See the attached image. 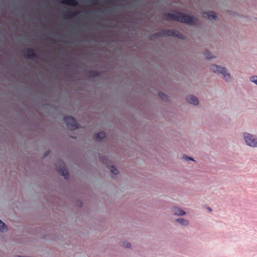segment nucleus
Returning a JSON list of instances; mask_svg holds the SVG:
<instances>
[{
  "label": "nucleus",
  "instance_id": "obj_7",
  "mask_svg": "<svg viewBox=\"0 0 257 257\" xmlns=\"http://www.w3.org/2000/svg\"><path fill=\"white\" fill-rule=\"evenodd\" d=\"M65 121L68 127L74 126L75 124V120L71 116H68L65 118Z\"/></svg>",
  "mask_w": 257,
  "mask_h": 257
},
{
  "label": "nucleus",
  "instance_id": "obj_12",
  "mask_svg": "<svg viewBox=\"0 0 257 257\" xmlns=\"http://www.w3.org/2000/svg\"><path fill=\"white\" fill-rule=\"evenodd\" d=\"M105 137V134L102 132H100L97 134L95 136V138L97 141H99Z\"/></svg>",
  "mask_w": 257,
  "mask_h": 257
},
{
  "label": "nucleus",
  "instance_id": "obj_3",
  "mask_svg": "<svg viewBox=\"0 0 257 257\" xmlns=\"http://www.w3.org/2000/svg\"><path fill=\"white\" fill-rule=\"evenodd\" d=\"M176 20L178 21L185 23H188V24H192L193 23V20L192 18L187 16L185 15H184L183 14H179L178 16L176 17Z\"/></svg>",
  "mask_w": 257,
  "mask_h": 257
},
{
  "label": "nucleus",
  "instance_id": "obj_10",
  "mask_svg": "<svg viewBox=\"0 0 257 257\" xmlns=\"http://www.w3.org/2000/svg\"><path fill=\"white\" fill-rule=\"evenodd\" d=\"M59 173L61 175L64 176L65 178H67L68 177V173L67 170L65 169H60L59 170Z\"/></svg>",
  "mask_w": 257,
  "mask_h": 257
},
{
  "label": "nucleus",
  "instance_id": "obj_4",
  "mask_svg": "<svg viewBox=\"0 0 257 257\" xmlns=\"http://www.w3.org/2000/svg\"><path fill=\"white\" fill-rule=\"evenodd\" d=\"M173 213L176 216H183L186 214V212L181 208L176 206L173 208Z\"/></svg>",
  "mask_w": 257,
  "mask_h": 257
},
{
  "label": "nucleus",
  "instance_id": "obj_6",
  "mask_svg": "<svg viewBox=\"0 0 257 257\" xmlns=\"http://www.w3.org/2000/svg\"><path fill=\"white\" fill-rule=\"evenodd\" d=\"M203 17L208 20H213L216 18V15L215 13L213 12H209L203 13Z\"/></svg>",
  "mask_w": 257,
  "mask_h": 257
},
{
  "label": "nucleus",
  "instance_id": "obj_9",
  "mask_svg": "<svg viewBox=\"0 0 257 257\" xmlns=\"http://www.w3.org/2000/svg\"><path fill=\"white\" fill-rule=\"evenodd\" d=\"M7 230V227L5 223L0 220V231L4 232Z\"/></svg>",
  "mask_w": 257,
  "mask_h": 257
},
{
  "label": "nucleus",
  "instance_id": "obj_1",
  "mask_svg": "<svg viewBox=\"0 0 257 257\" xmlns=\"http://www.w3.org/2000/svg\"><path fill=\"white\" fill-rule=\"evenodd\" d=\"M210 70L217 75H221L223 80L227 83H230L232 80V77L229 71L225 67L212 64L210 66Z\"/></svg>",
  "mask_w": 257,
  "mask_h": 257
},
{
  "label": "nucleus",
  "instance_id": "obj_8",
  "mask_svg": "<svg viewBox=\"0 0 257 257\" xmlns=\"http://www.w3.org/2000/svg\"><path fill=\"white\" fill-rule=\"evenodd\" d=\"M187 101L191 104L197 105L199 103L197 98L194 96H190L187 98Z\"/></svg>",
  "mask_w": 257,
  "mask_h": 257
},
{
  "label": "nucleus",
  "instance_id": "obj_14",
  "mask_svg": "<svg viewBox=\"0 0 257 257\" xmlns=\"http://www.w3.org/2000/svg\"><path fill=\"white\" fill-rule=\"evenodd\" d=\"M122 246L125 248H130L131 245L130 242H123Z\"/></svg>",
  "mask_w": 257,
  "mask_h": 257
},
{
  "label": "nucleus",
  "instance_id": "obj_11",
  "mask_svg": "<svg viewBox=\"0 0 257 257\" xmlns=\"http://www.w3.org/2000/svg\"><path fill=\"white\" fill-rule=\"evenodd\" d=\"M249 81L250 82L253 83L254 85L257 86V76L252 75L249 77Z\"/></svg>",
  "mask_w": 257,
  "mask_h": 257
},
{
  "label": "nucleus",
  "instance_id": "obj_2",
  "mask_svg": "<svg viewBox=\"0 0 257 257\" xmlns=\"http://www.w3.org/2000/svg\"><path fill=\"white\" fill-rule=\"evenodd\" d=\"M243 141L247 146L257 149V136L247 132L242 133Z\"/></svg>",
  "mask_w": 257,
  "mask_h": 257
},
{
  "label": "nucleus",
  "instance_id": "obj_13",
  "mask_svg": "<svg viewBox=\"0 0 257 257\" xmlns=\"http://www.w3.org/2000/svg\"><path fill=\"white\" fill-rule=\"evenodd\" d=\"M111 172H112V174H113L114 175H116L118 173V171H117V170L115 168H114L113 166L111 167Z\"/></svg>",
  "mask_w": 257,
  "mask_h": 257
},
{
  "label": "nucleus",
  "instance_id": "obj_16",
  "mask_svg": "<svg viewBox=\"0 0 257 257\" xmlns=\"http://www.w3.org/2000/svg\"><path fill=\"white\" fill-rule=\"evenodd\" d=\"M209 210L211 211H212V209L211 208L209 209Z\"/></svg>",
  "mask_w": 257,
  "mask_h": 257
},
{
  "label": "nucleus",
  "instance_id": "obj_5",
  "mask_svg": "<svg viewBox=\"0 0 257 257\" xmlns=\"http://www.w3.org/2000/svg\"><path fill=\"white\" fill-rule=\"evenodd\" d=\"M176 221L183 226H187L190 224L189 221L184 218H178L176 219Z\"/></svg>",
  "mask_w": 257,
  "mask_h": 257
},
{
  "label": "nucleus",
  "instance_id": "obj_15",
  "mask_svg": "<svg viewBox=\"0 0 257 257\" xmlns=\"http://www.w3.org/2000/svg\"><path fill=\"white\" fill-rule=\"evenodd\" d=\"M184 159L186 160V161H194V159H192V158L189 157V156H184Z\"/></svg>",
  "mask_w": 257,
  "mask_h": 257
}]
</instances>
